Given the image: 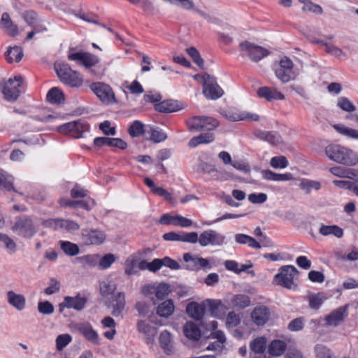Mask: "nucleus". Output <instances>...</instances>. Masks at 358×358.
Returning <instances> with one entry per match:
<instances>
[{"label":"nucleus","instance_id":"f257e3e1","mask_svg":"<svg viewBox=\"0 0 358 358\" xmlns=\"http://www.w3.org/2000/svg\"><path fill=\"white\" fill-rule=\"evenodd\" d=\"M325 153L329 159L345 166H353L358 163V155L355 152L338 144L328 145Z\"/></svg>","mask_w":358,"mask_h":358},{"label":"nucleus","instance_id":"f03ea898","mask_svg":"<svg viewBox=\"0 0 358 358\" xmlns=\"http://www.w3.org/2000/svg\"><path fill=\"white\" fill-rule=\"evenodd\" d=\"M55 69L59 80L71 87H80L83 85V78L80 73L73 70L68 64H55Z\"/></svg>","mask_w":358,"mask_h":358},{"label":"nucleus","instance_id":"7ed1b4c3","mask_svg":"<svg viewBox=\"0 0 358 358\" xmlns=\"http://www.w3.org/2000/svg\"><path fill=\"white\" fill-rule=\"evenodd\" d=\"M298 271L294 266L287 265L280 267L279 272L275 275L274 281L277 285L289 289H296V284L294 282Z\"/></svg>","mask_w":358,"mask_h":358},{"label":"nucleus","instance_id":"20e7f679","mask_svg":"<svg viewBox=\"0 0 358 358\" xmlns=\"http://www.w3.org/2000/svg\"><path fill=\"white\" fill-rule=\"evenodd\" d=\"M12 230L18 236L26 238H32L36 231L32 219L27 215L17 217Z\"/></svg>","mask_w":358,"mask_h":358},{"label":"nucleus","instance_id":"39448f33","mask_svg":"<svg viewBox=\"0 0 358 358\" xmlns=\"http://www.w3.org/2000/svg\"><path fill=\"white\" fill-rule=\"evenodd\" d=\"M187 125L192 132L210 131L218 126V122L210 117L194 116L186 121Z\"/></svg>","mask_w":358,"mask_h":358},{"label":"nucleus","instance_id":"423d86ee","mask_svg":"<svg viewBox=\"0 0 358 358\" xmlns=\"http://www.w3.org/2000/svg\"><path fill=\"white\" fill-rule=\"evenodd\" d=\"M22 82V76H17L2 83L1 90L5 99L8 101H16L20 96V90L19 88L21 87Z\"/></svg>","mask_w":358,"mask_h":358},{"label":"nucleus","instance_id":"0eeeda50","mask_svg":"<svg viewBox=\"0 0 358 358\" xmlns=\"http://www.w3.org/2000/svg\"><path fill=\"white\" fill-rule=\"evenodd\" d=\"M90 130V125L83 120L69 122L58 127V131L64 134H70L73 138H83V134Z\"/></svg>","mask_w":358,"mask_h":358},{"label":"nucleus","instance_id":"6e6552de","mask_svg":"<svg viewBox=\"0 0 358 358\" xmlns=\"http://www.w3.org/2000/svg\"><path fill=\"white\" fill-rule=\"evenodd\" d=\"M203 93L208 99L215 100L223 95V90L217 85L215 78L209 74H204Z\"/></svg>","mask_w":358,"mask_h":358},{"label":"nucleus","instance_id":"1a4fd4ad","mask_svg":"<svg viewBox=\"0 0 358 358\" xmlns=\"http://www.w3.org/2000/svg\"><path fill=\"white\" fill-rule=\"evenodd\" d=\"M75 330L78 331L85 340L95 345L101 344V339L98 332L93 328L89 322H80L73 324Z\"/></svg>","mask_w":358,"mask_h":358},{"label":"nucleus","instance_id":"9d476101","mask_svg":"<svg viewBox=\"0 0 358 358\" xmlns=\"http://www.w3.org/2000/svg\"><path fill=\"white\" fill-rule=\"evenodd\" d=\"M106 238L105 233L98 229H83L80 235V240L85 245H101L105 241Z\"/></svg>","mask_w":358,"mask_h":358},{"label":"nucleus","instance_id":"9b49d317","mask_svg":"<svg viewBox=\"0 0 358 358\" xmlns=\"http://www.w3.org/2000/svg\"><path fill=\"white\" fill-rule=\"evenodd\" d=\"M90 89L103 103L109 104L116 102L115 94L108 85L94 83L90 85Z\"/></svg>","mask_w":358,"mask_h":358},{"label":"nucleus","instance_id":"f8f14e48","mask_svg":"<svg viewBox=\"0 0 358 358\" xmlns=\"http://www.w3.org/2000/svg\"><path fill=\"white\" fill-rule=\"evenodd\" d=\"M239 46L241 50L245 52L253 62H258L269 54L266 48L248 41L241 43Z\"/></svg>","mask_w":358,"mask_h":358},{"label":"nucleus","instance_id":"ddd939ff","mask_svg":"<svg viewBox=\"0 0 358 358\" xmlns=\"http://www.w3.org/2000/svg\"><path fill=\"white\" fill-rule=\"evenodd\" d=\"M68 59L76 62L87 69H91L99 62V58L96 55L83 51L69 54Z\"/></svg>","mask_w":358,"mask_h":358},{"label":"nucleus","instance_id":"4468645a","mask_svg":"<svg viewBox=\"0 0 358 358\" xmlns=\"http://www.w3.org/2000/svg\"><path fill=\"white\" fill-rule=\"evenodd\" d=\"M43 224L45 227L51 228L55 231L65 230L71 233L80 228L77 222L64 219H49L44 221Z\"/></svg>","mask_w":358,"mask_h":358},{"label":"nucleus","instance_id":"2eb2a0df","mask_svg":"<svg viewBox=\"0 0 358 358\" xmlns=\"http://www.w3.org/2000/svg\"><path fill=\"white\" fill-rule=\"evenodd\" d=\"M221 114L228 120L232 122L250 120L257 122L259 120L257 114L240 110L237 108H229L222 110Z\"/></svg>","mask_w":358,"mask_h":358},{"label":"nucleus","instance_id":"dca6fc26","mask_svg":"<svg viewBox=\"0 0 358 358\" xmlns=\"http://www.w3.org/2000/svg\"><path fill=\"white\" fill-rule=\"evenodd\" d=\"M183 260L187 263V268L191 271H198L200 269H210L212 268L209 259L193 256L190 253L183 255Z\"/></svg>","mask_w":358,"mask_h":358},{"label":"nucleus","instance_id":"f3484780","mask_svg":"<svg viewBox=\"0 0 358 358\" xmlns=\"http://www.w3.org/2000/svg\"><path fill=\"white\" fill-rule=\"evenodd\" d=\"M348 307L347 304L333 310L325 317L326 324L329 326H338L348 317Z\"/></svg>","mask_w":358,"mask_h":358},{"label":"nucleus","instance_id":"a211bd4d","mask_svg":"<svg viewBox=\"0 0 358 358\" xmlns=\"http://www.w3.org/2000/svg\"><path fill=\"white\" fill-rule=\"evenodd\" d=\"M270 316L269 308L263 305L257 306L251 313L252 320L257 326L265 324L268 321Z\"/></svg>","mask_w":358,"mask_h":358},{"label":"nucleus","instance_id":"6ab92c4d","mask_svg":"<svg viewBox=\"0 0 358 358\" xmlns=\"http://www.w3.org/2000/svg\"><path fill=\"white\" fill-rule=\"evenodd\" d=\"M87 299L85 297L80 296H65L64 301L59 304V311L62 312L64 308H73L76 310H83L86 304Z\"/></svg>","mask_w":358,"mask_h":358},{"label":"nucleus","instance_id":"aec40b11","mask_svg":"<svg viewBox=\"0 0 358 358\" xmlns=\"http://www.w3.org/2000/svg\"><path fill=\"white\" fill-rule=\"evenodd\" d=\"M8 303L18 311L23 310L26 307V298L22 294H17L13 290L6 292Z\"/></svg>","mask_w":358,"mask_h":358},{"label":"nucleus","instance_id":"412c9836","mask_svg":"<svg viewBox=\"0 0 358 358\" xmlns=\"http://www.w3.org/2000/svg\"><path fill=\"white\" fill-rule=\"evenodd\" d=\"M257 95L264 98L268 101L273 100H284L285 95L275 88L268 87H261L257 90Z\"/></svg>","mask_w":358,"mask_h":358},{"label":"nucleus","instance_id":"4be33fe9","mask_svg":"<svg viewBox=\"0 0 358 358\" xmlns=\"http://www.w3.org/2000/svg\"><path fill=\"white\" fill-rule=\"evenodd\" d=\"M137 329L139 333L145 336L148 343H152L157 334V329L144 320L138 321Z\"/></svg>","mask_w":358,"mask_h":358},{"label":"nucleus","instance_id":"5701e85b","mask_svg":"<svg viewBox=\"0 0 358 358\" xmlns=\"http://www.w3.org/2000/svg\"><path fill=\"white\" fill-rule=\"evenodd\" d=\"M186 311L189 316L194 320H201L205 313L204 301L201 303H199L197 302H191L188 303L186 308Z\"/></svg>","mask_w":358,"mask_h":358},{"label":"nucleus","instance_id":"b1692460","mask_svg":"<svg viewBox=\"0 0 358 358\" xmlns=\"http://www.w3.org/2000/svg\"><path fill=\"white\" fill-rule=\"evenodd\" d=\"M155 108L156 110L161 113H173L182 108L178 101L173 100L161 101L155 104Z\"/></svg>","mask_w":358,"mask_h":358},{"label":"nucleus","instance_id":"393cba45","mask_svg":"<svg viewBox=\"0 0 358 358\" xmlns=\"http://www.w3.org/2000/svg\"><path fill=\"white\" fill-rule=\"evenodd\" d=\"M185 336L190 340L197 341L200 338L201 333L200 328L194 322L189 321L183 327Z\"/></svg>","mask_w":358,"mask_h":358},{"label":"nucleus","instance_id":"a878e982","mask_svg":"<svg viewBox=\"0 0 358 358\" xmlns=\"http://www.w3.org/2000/svg\"><path fill=\"white\" fill-rule=\"evenodd\" d=\"M320 234L324 236L333 235L341 238L343 236V230L338 225H326L322 224L318 230Z\"/></svg>","mask_w":358,"mask_h":358},{"label":"nucleus","instance_id":"bb28decb","mask_svg":"<svg viewBox=\"0 0 358 358\" xmlns=\"http://www.w3.org/2000/svg\"><path fill=\"white\" fill-rule=\"evenodd\" d=\"M255 136L261 139L266 141L271 145H278L281 143L280 136L275 131H257Z\"/></svg>","mask_w":358,"mask_h":358},{"label":"nucleus","instance_id":"cd10ccee","mask_svg":"<svg viewBox=\"0 0 358 358\" xmlns=\"http://www.w3.org/2000/svg\"><path fill=\"white\" fill-rule=\"evenodd\" d=\"M126 304L125 296L123 292H118L113 300V311L112 314L115 317L121 315L124 309Z\"/></svg>","mask_w":358,"mask_h":358},{"label":"nucleus","instance_id":"c85d7f7f","mask_svg":"<svg viewBox=\"0 0 358 358\" xmlns=\"http://www.w3.org/2000/svg\"><path fill=\"white\" fill-rule=\"evenodd\" d=\"M174 310L173 301L168 299L158 305L156 312L159 317L167 318L173 313Z\"/></svg>","mask_w":358,"mask_h":358},{"label":"nucleus","instance_id":"c756f323","mask_svg":"<svg viewBox=\"0 0 358 358\" xmlns=\"http://www.w3.org/2000/svg\"><path fill=\"white\" fill-rule=\"evenodd\" d=\"M159 339L161 348L167 355L171 354L173 351V340L171 333L167 330L162 331Z\"/></svg>","mask_w":358,"mask_h":358},{"label":"nucleus","instance_id":"7c9ffc66","mask_svg":"<svg viewBox=\"0 0 358 358\" xmlns=\"http://www.w3.org/2000/svg\"><path fill=\"white\" fill-rule=\"evenodd\" d=\"M234 239L237 243L248 245L252 248L259 249L262 247L261 244L254 238L244 234H236L234 236Z\"/></svg>","mask_w":358,"mask_h":358},{"label":"nucleus","instance_id":"2f4dec72","mask_svg":"<svg viewBox=\"0 0 358 358\" xmlns=\"http://www.w3.org/2000/svg\"><path fill=\"white\" fill-rule=\"evenodd\" d=\"M100 293L103 297H106L112 294L117 289V283L111 278H106L100 282Z\"/></svg>","mask_w":358,"mask_h":358},{"label":"nucleus","instance_id":"473e14b6","mask_svg":"<svg viewBox=\"0 0 358 358\" xmlns=\"http://www.w3.org/2000/svg\"><path fill=\"white\" fill-rule=\"evenodd\" d=\"M1 23L3 24V27L10 36H15L17 35L18 27L15 24L13 23L8 13H3L2 14Z\"/></svg>","mask_w":358,"mask_h":358},{"label":"nucleus","instance_id":"72a5a7b5","mask_svg":"<svg viewBox=\"0 0 358 358\" xmlns=\"http://www.w3.org/2000/svg\"><path fill=\"white\" fill-rule=\"evenodd\" d=\"M147 134H149V137H146L148 139L155 142L160 143L165 141L167 138L166 134L161 129L148 125L147 126Z\"/></svg>","mask_w":358,"mask_h":358},{"label":"nucleus","instance_id":"f704fd0d","mask_svg":"<svg viewBox=\"0 0 358 358\" xmlns=\"http://www.w3.org/2000/svg\"><path fill=\"white\" fill-rule=\"evenodd\" d=\"M61 250L68 256L73 257L79 254L80 249L77 244L68 241H59Z\"/></svg>","mask_w":358,"mask_h":358},{"label":"nucleus","instance_id":"c9c22d12","mask_svg":"<svg viewBox=\"0 0 358 358\" xmlns=\"http://www.w3.org/2000/svg\"><path fill=\"white\" fill-rule=\"evenodd\" d=\"M147 126L145 127L141 121L135 120L129 127L128 133L131 137H138L145 134H147Z\"/></svg>","mask_w":358,"mask_h":358},{"label":"nucleus","instance_id":"e433bc0d","mask_svg":"<svg viewBox=\"0 0 358 358\" xmlns=\"http://www.w3.org/2000/svg\"><path fill=\"white\" fill-rule=\"evenodd\" d=\"M286 350V344L280 340L273 341L268 346V352L271 356H280Z\"/></svg>","mask_w":358,"mask_h":358},{"label":"nucleus","instance_id":"4c0bfd02","mask_svg":"<svg viewBox=\"0 0 358 358\" xmlns=\"http://www.w3.org/2000/svg\"><path fill=\"white\" fill-rule=\"evenodd\" d=\"M77 262H80L83 267L93 268L99 264V255H87L79 257L76 259Z\"/></svg>","mask_w":358,"mask_h":358},{"label":"nucleus","instance_id":"58836bf2","mask_svg":"<svg viewBox=\"0 0 358 358\" xmlns=\"http://www.w3.org/2000/svg\"><path fill=\"white\" fill-rule=\"evenodd\" d=\"M266 346V340L263 337H259L250 343V349L255 354H259L260 356H264V358H266L263 355Z\"/></svg>","mask_w":358,"mask_h":358},{"label":"nucleus","instance_id":"ea45409f","mask_svg":"<svg viewBox=\"0 0 358 358\" xmlns=\"http://www.w3.org/2000/svg\"><path fill=\"white\" fill-rule=\"evenodd\" d=\"M23 56V52L20 47L10 48L5 53L6 59L8 63L20 62Z\"/></svg>","mask_w":358,"mask_h":358},{"label":"nucleus","instance_id":"a19ab883","mask_svg":"<svg viewBox=\"0 0 358 358\" xmlns=\"http://www.w3.org/2000/svg\"><path fill=\"white\" fill-rule=\"evenodd\" d=\"M47 99L52 103L59 104L64 101V94L57 87H52L47 94Z\"/></svg>","mask_w":358,"mask_h":358},{"label":"nucleus","instance_id":"79ce46f5","mask_svg":"<svg viewBox=\"0 0 358 358\" xmlns=\"http://www.w3.org/2000/svg\"><path fill=\"white\" fill-rule=\"evenodd\" d=\"M13 176L8 174L3 170H0V189L5 190L15 191V188L13 185Z\"/></svg>","mask_w":358,"mask_h":358},{"label":"nucleus","instance_id":"37998d69","mask_svg":"<svg viewBox=\"0 0 358 358\" xmlns=\"http://www.w3.org/2000/svg\"><path fill=\"white\" fill-rule=\"evenodd\" d=\"M231 304L236 308H245L250 304V299L245 294H236L233 296Z\"/></svg>","mask_w":358,"mask_h":358},{"label":"nucleus","instance_id":"c03bdc74","mask_svg":"<svg viewBox=\"0 0 358 358\" xmlns=\"http://www.w3.org/2000/svg\"><path fill=\"white\" fill-rule=\"evenodd\" d=\"M299 187L309 194L312 189L319 190L321 188V183L319 181L302 179L299 183Z\"/></svg>","mask_w":358,"mask_h":358},{"label":"nucleus","instance_id":"a18cd8bd","mask_svg":"<svg viewBox=\"0 0 358 358\" xmlns=\"http://www.w3.org/2000/svg\"><path fill=\"white\" fill-rule=\"evenodd\" d=\"M213 140L214 137L212 134H202L196 137L192 138L189 142V145L192 148H194L201 143H209Z\"/></svg>","mask_w":358,"mask_h":358},{"label":"nucleus","instance_id":"49530a36","mask_svg":"<svg viewBox=\"0 0 358 358\" xmlns=\"http://www.w3.org/2000/svg\"><path fill=\"white\" fill-rule=\"evenodd\" d=\"M201 167L202 169V171L203 173H207L212 174V177L215 180H227V177L224 176V173L217 169H215L214 167H213L211 165L208 164L206 163H202L201 164Z\"/></svg>","mask_w":358,"mask_h":358},{"label":"nucleus","instance_id":"de8ad7c7","mask_svg":"<svg viewBox=\"0 0 358 358\" xmlns=\"http://www.w3.org/2000/svg\"><path fill=\"white\" fill-rule=\"evenodd\" d=\"M321 43L322 45L325 46V51L332 55L335 56L336 57H338L340 59L344 58L346 59V55L345 52L339 48L338 46H336L334 45L329 44L324 41H321Z\"/></svg>","mask_w":358,"mask_h":358},{"label":"nucleus","instance_id":"09e8293b","mask_svg":"<svg viewBox=\"0 0 358 358\" xmlns=\"http://www.w3.org/2000/svg\"><path fill=\"white\" fill-rule=\"evenodd\" d=\"M226 237L224 235L210 229V245L222 246L225 243Z\"/></svg>","mask_w":358,"mask_h":358},{"label":"nucleus","instance_id":"8fccbe9b","mask_svg":"<svg viewBox=\"0 0 358 358\" xmlns=\"http://www.w3.org/2000/svg\"><path fill=\"white\" fill-rule=\"evenodd\" d=\"M334 128L342 135L346 136L352 139H358V131L355 129L348 128L344 125L340 124L334 125Z\"/></svg>","mask_w":358,"mask_h":358},{"label":"nucleus","instance_id":"3c124183","mask_svg":"<svg viewBox=\"0 0 358 358\" xmlns=\"http://www.w3.org/2000/svg\"><path fill=\"white\" fill-rule=\"evenodd\" d=\"M171 292V287L166 283H160L155 287V296L159 300L164 299Z\"/></svg>","mask_w":358,"mask_h":358},{"label":"nucleus","instance_id":"603ef678","mask_svg":"<svg viewBox=\"0 0 358 358\" xmlns=\"http://www.w3.org/2000/svg\"><path fill=\"white\" fill-rule=\"evenodd\" d=\"M205 310H207L213 317H217V310L222 307V303L217 300H206L204 301Z\"/></svg>","mask_w":358,"mask_h":358},{"label":"nucleus","instance_id":"864d4df0","mask_svg":"<svg viewBox=\"0 0 358 358\" xmlns=\"http://www.w3.org/2000/svg\"><path fill=\"white\" fill-rule=\"evenodd\" d=\"M72 341V337L68 334L59 335L55 340L56 348L58 351L62 350L66 347Z\"/></svg>","mask_w":358,"mask_h":358},{"label":"nucleus","instance_id":"5fc2aeb1","mask_svg":"<svg viewBox=\"0 0 358 358\" xmlns=\"http://www.w3.org/2000/svg\"><path fill=\"white\" fill-rule=\"evenodd\" d=\"M187 53L192 59L193 62L196 64L200 68L203 69L204 66L203 59L201 57L199 51L194 47L187 48Z\"/></svg>","mask_w":358,"mask_h":358},{"label":"nucleus","instance_id":"6e6d98bb","mask_svg":"<svg viewBox=\"0 0 358 358\" xmlns=\"http://www.w3.org/2000/svg\"><path fill=\"white\" fill-rule=\"evenodd\" d=\"M337 106L343 110L347 112H352L356 110V107L352 102L345 96H341L338 99Z\"/></svg>","mask_w":358,"mask_h":358},{"label":"nucleus","instance_id":"4d7b16f0","mask_svg":"<svg viewBox=\"0 0 358 358\" xmlns=\"http://www.w3.org/2000/svg\"><path fill=\"white\" fill-rule=\"evenodd\" d=\"M289 163L287 158L284 156H276L271 159L270 165L274 169H285Z\"/></svg>","mask_w":358,"mask_h":358},{"label":"nucleus","instance_id":"13d9d810","mask_svg":"<svg viewBox=\"0 0 358 358\" xmlns=\"http://www.w3.org/2000/svg\"><path fill=\"white\" fill-rule=\"evenodd\" d=\"M115 260V257L113 254H107L100 258L99 256V267L101 269H106L109 268Z\"/></svg>","mask_w":358,"mask_h":358},{"label":"nucleus","instance_id":"bf43d9fd","mask_svg":"<svg viewBox=\"0 0 358 358\" xmlns=\"http://www.w3.org/2000/svg\"><path fill=\"white\" fill-rule=\"evenodd\" d=\"M325 299L323 294L312 295L309 297V306L311 308L317 310L321 306Z\"/></svg>","mask_w":358,"mask_h":358},{"label":"nucleus","instance_id":"052dcab7","mask_svg":"<svg viewBox=\"0 0 358 358\" xmlns=\"http://www.w3.org/2000/svg\"><path fill=\"white\" fill-rule=\"evenodd\" d=\"M241 322V318L239 315L234 312H230L228 313L226 317V326L227 328H234L238 326Z\"/></svg>","mask_w":358,"mask_h":358},{"label":"nucleus","instance_id":"680f3d73","mask_svg":"<svg viewBox=\"0 0 358 358\" xmlns=\"http://www.w3.org/2000/svg\"><path fill=\"white\" fill-rule=\"evenodd\" d=\"M38 310L43 315H50L54 313L55 308L50 302L45 301L38 303Z\"/></svg>","mask_w":358,"mask_h":358},{"label":"nucleus","instance_id":"e2e57ef3","mask_svg":"<svg viewBox=\"0 0 358 358\" xmlns=\"http://www.w3.org/2000/svg\"><path fill=\"white\" fill-rule=\"evenodd\" d=\"M317 358H332L329 349L322 345H317L315 348Z\"/></svg>","mask_w":358,"mask_h":358},{"label":"nucleus","instance_id":"0e129e2a","mask_svg":"<svg viewBox=\"0 0 358 358\" xmlns=\"http://www.w3.org/2000/svg\"><path fill=\"white\" fill-rule=\"evenodd\" d=\"M198 240L199 234L197 232H182L181 242L194 244L197 243Z\"/></svg>","mask_w":358,"mask_h":358},{"label":"nucleus","instance_id":"69168bd1","mask_svg":"<svg viewBox=\"0 0 358 358\" xmlns=\"http://www.w3.org/2000/svg\"><path fill=\"white\" fill-rule=\"evenodd\" d=\"M5 245L7 252L10 255L14 254L17 250L15 242L8 235H6L2 241Z\"/></svg>","mask_w":358,"mask_h":358},{"label":"nucleus","instance_id":"338daca9","mask_svg":"<svg viewBox=\"0 0 358 358\" xmlns=\"http://www.w3.org/2000/svg\"><path fill=\"white\" fill-rule=\"evenodd\" d=\"M276 77L282 83H288L292 78V73L282 69L278 68L275 71Z\"/></svg>","mask_w":358,"mask_h":358},{"label":"nucleus","instance_id":"774afa93","mask_svg":"<svg viewBox=\"0 0 358 358\" xmlns=\"http://www.w3.org/2000/svg\"><path fill=\"white\" fill-rule=\"evenodd\" d=\"M267 198L265 193H252L248 195V201L255 204L263 203L267 200Z\"/></svg>","mask_w":358,"mask_h":358}]
</instances>
